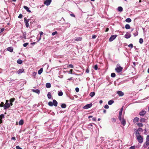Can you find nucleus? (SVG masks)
<instances>
[{"mask_svg": "<svg viewBox=\"0 0 149 149\" xmlns=\"http://www.w3.org/2000/svg\"><path fill=\"white\" fill-rule=\"evenodd\" d=\"M116 66L117 67L115 69L116 72L118 73L121 72L123 69V68L120 66L119 64H118Z\"/></svg>", "mask_w": 149, "mask_h": 149, "instance_id": "nucleus-1", "label": "nucleus"}, {"mask_svg": "<svg viewBox=\"0 0 149 149\" xmlns=\"http://www.w3.org/2000/svg\"><path fill=\"white\" fill-rule=\"evenodd\" d=\"M136 137L138 141L140 143H141L143 141V137L141 136V135H136Z\"/></svg>", "mask_w": 149, "mask_h": 149, "instance_id": "nucleus-2", "label": "nucleus"}, {"mask_svg": "<svg viewBox=\"0 0 149 149\" xmlns=\"http://www.w3.org/2000/svg\"><path fill=\"white\" fill-rule=\"evenodd\" d=\"M123 107L121 109H120V111H119V114L118 118L119 120H121V116L122 115V113Z\"/></svg>", "mask_w": 149, "mask_h": 149, "instance_id": "nucleus-3", "label": "nucleus"}, {"mask_svg": "<svg viewBox=\"0 0 149 149\" xmlns=\"http://www.w3.org/2000/svg\"><path fill=\"white\" fill-rule=\"evenodd\" d=\"M24 22L25 23V25L26 27L28 28L29 26L28 22H29L30 19H26L25 18H24Z\"/></svg>", "mask_w": 149, "mask_h": 149, "instance_id": "nucleus-4", "label": "nucleus"}, {"mask_svg": "<svg viewBox=\"0 0 149 149\" xmlns=\"http://www.w3.org/2000/svg\"><path fill=\"white\" fill-rule=\"evenodd\" d=\"M117 37V35H112L111 36V37L109 39V40L110 42H111L115 39L116 37Z\"/></svg>", "mask_w": 149, "mask_h": 149, "instance_id": "nucleus-5", "label": "nucleus"}, {"mask_svg": "<svg viewBox=\"0 0 149 149\" xmlns=\"http://www.w3.org/2000/svg\"><path fill=\"white\" fill-rule=\"evenodd\" d=\"M149 145V141H146L145 143L143 144V147L144 148H146L147 146Z\"/></svg>", "mask_w": 149, "mask_h": 149, "instance_id": "nucleus-6", "label": "nucleus"}, {"mask_svg": "<svg viewBox=\"0 0 149 149\" xmlns=\"http://www.w3.org/2000/svg\"><path fill=\"white\" fill-rule=\"evenodd\" d=\"M92 105L91 104H88L84 106V107L83 108L84 109H88L91 107H92Z\"/></svg>", "mask_w": 149, "mask_h": 149, "instance_id": "nucleus-7", "label": "nucleus"}, {"mask_svg": "<svg viewBox=\"0 0 149 149\" xmlns=\"http://www.w3.org/2000/svg\"><path fill=\"white\" fill-rule=\"evenodd\" d=\"M146 111L142 110L140 112L139 114L141 116H143L146 114Z\"/></svg>", "mask_w": 149, "mask_h": 149, "instance_id": "nucleus-8", "label": "nucleus"}, {"mask_svg": "<svg viewBox=\"0 0 149 149\" xmlns=\"http://www.w3.org/2000/svg\"><path fill=\"white\" fill-rule=\"evenodd\" d=\"M121 121V123L123 126H125L126 124L125 120L123 118H121V120H120Z\"/></svg>", "mask_w": 149, "mask_h": 149, "instance_id": "nucleus-9", "label": "nucleus"}, {"mask_svg": "<svg viewBox=\"0 0 149 149\" xmlns=\"http://www.w3.org/2000/svg\"><path fill=\"white\" fill-rule=\"evenodd\" d=\"M10 107V105L9 103H6L5 105L4 106V109H6Z\"/></svg>", "mask_w": 149, "mask_h": 149, "instance_id": "nucleus-10", "label": "nucleus"}, {"mask_svg": "<svg viewBox=\"0 0 149 149\" xmlns=\"http://www.w3.org/2000/svg\"><path fill=\"white\" fill-rule=\"evenodd\" d=\"M131 36V35L128 33V32H127L126 34L124 36V37L127 39H128L130 38Z\"/></svg>", "mask_w": 149, "mask_h": 149, "instance_id": "nucleus-11", "label": "nucleus"}, {"mask_svg": "<svg viewBox=\"0 0 149 149\" xmlns=\"http://www.w3.org/2000/svg\"><path fill=\"white\" fill-rule=\"evenodd\" d=\"M51 1H45L44 2V3L47 6H48L50 4Z\"/></svg>", "mask_w": 149, "mask_h": 149, "instance_id": "nucleus-12", "label": "nucleus"}, {"mask_svg": "<svg viewBox=\"0 0 149 149\" xmlns=\"http://www.w3.org/2000/svg\"><path fill=\"white\" fill-rule=\"evenodd\" d=\"M117 93L120 96H122L124 95V93L121 91H118Z\"/></svg>", "mask_w": 149, "mask_h": 149, "instance_id": "nucleus-13", "label": "nucleus"}, {"mask_svg": "<svg viewBox=\"0 0 149 149\" xmlns=\"http://www.w3.org/2000/svg\"><path fill=\"white\" fill-rule=\"evenodd\" d=\"M7 49L8 51L11 52H12L13 51V48L12 47H9L7 48Z\"/></svg>", "mask_w": 149, "mask_h": 149, "instance_id": "nucleus-14", "label": "nucleus"}, {"mask_svg": "<svg viewBox=\"0 0 149 149\" xmlns=\"http://www.w3.org/2000/svg\"><path fill=\"white\" fill-rule=\"evenodd\" d=\"M52 103L53 105L55 107H56L57 106L58 102L56 100H53Z\"/></svg>", "mask_w": 149, "mask_h": 149, "instance_id": "nucleus-15", "label": "nucleus"}, {"mask_svg": "<svg viewBox=\"0 0 149 149\" xmlns=\"http://www.w3.org/2000/svg\"><path fill=\"white\" fill-rule=\"evenodd\" d=\"M139 118L137 117H135L133 119V122L134 123H136V122L139 121Z\"/></svg>", "mask_w": 149, "mask_h": 149, "instance_id": "nucleus-16", "label": "nucleus"}, {"mask_svg": "<svg viewBox=\"0 0 149 149\" xmlns=\"http://www.w3.org/2000/svg\"><path fill=\"white\" fill-rule=\"evenodd\" d=\"M24 8L25 9H26V10L27 11H28V12H29V13H31V11L30 10H29V8L28 7H27V6H24Z\"/></svg>", "mask_w": 149, "mask_h": 149, "instance_id": "nucleus-17", "label": "nucleus"}, {"mask_svg": "<svg viewBox=\"0 0 149 149\" xmlns=\"http://www.w3.org/2000/svg\"><path fill=\"white\" fill-rule=\"evenodd\" d=\"M32 91L33 92L36 93L38 94L40 93V91L38 89H32Z\"/></svg>", "mask_w": 149, "mask_h": 149, "instance_id": "nucleus-18", "label": "nucleus"}, {"mask_svg": "<svg viewBox=\"0 0 149 149\" xmlns=\"http://www.w3.org/2000/svg\"><path fill=\"white\" fill-rule=\"evenodd\" d=\"M24 71V70L23 68L21 69L18 71L17 73L18 74H20L22 73Z\"/></svg>", "mask_w": 149, "mask_h": 149, "instance_id": "nucleus-19", "label": "nucleus"}, {"mask_svg": "<svg viewBox=\"0 0 149 149\" xmlns=\"http://www.w3.org/2000/svg\"><path fill=\"white\" fill-rule=\"evenodd\" d=\"M82 40V38L81 37H77L74 39L75 41H81Z\"/></svg>", "mask_w": 149, "mask_h": 149, "instance_id": "nucleus-20", "label": "nucleus"}, {"mask_svg": "<svg viewBox=\"0 0 149 149\" xmlns=\"http://www.w3.org/2000/svg\"><path fill=\"white\" fill-rule=\"evenodd\" d=\"M46 87L47 88H50L51 87V85L50 83H47L46 84Z\"/></svg>", "mask_w": 149, "mask_h": 149, "instance_id": "nucleus-21", "label": "nucleus"}, {"mask_svg": "<svg viewBox=\"0 0 149 149\" xmlns=\"http://www.w3.org/2000/svg\"><path fill=\"white\" fill-rule=\"evenodd\" d=\"M24 124V121L22 120H20L19 122V125H22Z\"/></svg>", "mask_w": 149, "mask_h": 149, "instance_id": "nucleus-22", "label": "nucleus"}, {"mask_svg": "<svg viewBox=\"0 0 149 149\" xmlns=\"http://www.w3.org/2000/svg\"><path fill=\"white\" fill-rule=\"evenodd\" d=\"M95 93L94 92H91L90 93V96L91 97H93L95 95Z\"/></svg>", "mask_w": 149, "mask_h": 149, "instance_id": "nucleus-23", "label": "nucleus"}, {"mask_svg": "<svg viewBox=\"0 0 149 149\" xmlns=\"http://www.w3.org/2000/svg\"><path fill=\"white\" fill-rule=\"evenodd\" d=\"M42 71H43V68H40L38 71V74H41L42 72Z\"/></svg>", "mask_w": 149, "mask_h": 149, "instance_id": "nucleus-24", "label": "nucleus"}, {"mask_svg": "<svg viewBox=\"0 0 149 149\" xmlns=\"http://www.w3.org/2000/svg\"><path fill=\"white\" fill-rule=\"evenodd\" d=\"M113 102L114 101L113 100H110L108 101V103L109 105H111L112 104Z\"/></svg>", "mask_w": 149, "mask_h": 149, "instance_id": "nucleus-25", "label": "nucleus"}, {"mask_svg": "<svg viewBox=\"0 0 149 149\" xmlns=\"http://www.w3.org/2000/svg\"><path fill=\"white\" fill-rule=\"evenodd\" d=\"M125 27L126 29H130V26L129 24H126L125 25Z\"/></svg>", "mask_w": 149, "mask_h": 149, "instance_id": "nucleus-26", "label": "nucleus"}, {"mask_svg": "<svg viewBox=\"0 0 149 149\" xmlns=\"http://www.w3.org/2000/svg\"><path fill=\"white\" fill-rule=\"evenodd\" d=\"M145 119L143 118H141L140 119V121L142 123L145 122Z\"/></svg>", "mask_w": 149, "mask_h": 149, "instance_id": "nucleus-27", "label": "nucleus"}, {"mask_svg": "<svg viewBox=\"0 0 149 149\" xmlns=\"http://www.w3.org/2000/svg\"><path fill=\"white\" fill-rule=\"evenodd\" d=\"M17 63L19 64H21L22 63V61L20 59H18L17 61Z\"/></svg>", "mask_w": 149, "mask_h": 149, "instance_id": "nucleus-28", "label": "nucleus"}, {"mask_svg": "<svg viewBox=\"0 0 149 149\" xmlns=\"http://www.w3.org/2000/svg\"><path fill=\"white\" fill-rule=\"evenodd\" d=\"M138 126L140 127H142L143 126V125L141 123H138L137 124Z\"/></svg>", "mask_w": 149, "mask_h": 149, "instance_id": "nucleus-29", "label": "nucleus"}, {"mask_svg": "<svg viewBox=\"0 0 149 149\" xmlns=\"http://www.w3.org/2000/svg\"><path fill=\"white\" fill-rule=\"evenodd\" d=\"M125 21L127 22H130L132 20L130 18H128L126 19Z\"/></svg>", "mask_w": 149, "mask_h": 149, "instance_id": "nucleus-30", "label": "nucleus"}, {"mask_svg": "<svg viewBox=\"0 0 149 149\" xmlns=\"http://www.w3.org/2000/svg\"><path fill=\"white\" fill-rule=\"evenodd\" d=\"M118 11L121 12L123 11V8L119 6L118 8Z\"/></svg>", "mask_w": 149, "mask_h": 149, "instance_id": "nucleus-31", "label": "nucleus"}, {"mask_svg": "<svg viewBox=\"0 0 149 149\" xmlns=\"http://www.w3.org/2000/svg\"><path fill=\"white\" fill-rule=\"evenodd\" d=\"M61 107L63 108H65L66 107V105L65 104H62L61 105Z\"/></svg>", "mask_w": 149, "mask_h": 149, "instance_id": "nucleus-32", "label": "nucleus"}, {"mask_svg": "<svg viewBox=\"0 0 149 149\" xmlns=\"http://www.w3.org/2000/svg\"><path fill=\"white\" fill-rule=\"evenodd\" d=\"M52 96L51 95V93L50 92H48L47 94V97L49 99H50L51 98Z\"/></svg>", "mask_w": 149, "mask_h": 149, "instance_id": "nucleus-33", "label": "nucleus"}, {"mask_svg": "<svg viewBox=\"0 0 149 149\" xmlns=\"http://www.w3.org/2000/svg\"><path fill=\"white\" fill-rule=\"evenodd\" d=\"M58 95L59 96H61L63 95V93L62 91L58 92Z\"/></svg>", "mask_w": 149, "mask_h": 149, "instance_id": "nucleus-34", "label": "nucleus"}, {"mask_svg": "<svg viewBox=\"0 0 149 149\" xmlns=\"http://www.w3.org/2000/svg\"><path fill=\"white\" fill-rule=\"evenodd\" d=\"M48 105L49 106H53V103L52 102H49L48 103Z\"/></svg>", "mask_w": 149, "mask_h": 149, "instance_id": "nucleus-35", "label": "nucleus"}, {"mask_svg": "<svg viewBox=\"0 0 149 149\" xmlns=\"http://www.w3.org/2000/svg\"><path fill=\"white\" fill-rule=\"evenodd\" d=\"M116 76V74L114 73H112L111 74V76L112 77H114Z\"/></svg>", "mask_w": 149, "mask_h": 149, "instance_id": "nucleus-36", "label": "nucleus"}, {"mask_svg": "<svg viewBox=\"0 0 149 149\" xmlns=\"http://www.w3.org/2000/svg\"><path fill=\"white\" fill-rule=\"evenodd\" d=\"M143 42V39L142 38H141L139 40V42L140 43L142 44Z\"/></svg>", "mask_w": 149, "mask_h": 149, "instance_id": "nucleus-37", "label": "nucleus"}, {"mask_svg": "<svg viewBox=\"0 0 149 149\" xmlns=\"http://www.w3.org/2000/svg\"><path fill=\"white\" fill-rule=\"evenodd\" d=\"M68 67H70L72 68H74V66L72 64H69L68 65Z\"/></svg>", "mask_w": 149, "mask_h": 149, "instance_id": "nucleus-38", "label": "nucleus"}, {"mask_svg": "<svg viewBox=\"0 0 149 149\" xmlns=\"http://www.w3.org/2000/svg\"><path fill=\"white\" fill-rule=\"evenodd\" d=\"M4 103L3 102H1V104H0V107H4Z\"/></svg>", "mask_w": 149, "mask_h": 149, "instance_id": "nucleus-39", "label": "nucleus"}, {"mask_svg": "<svg viewBox=\"0 0 149 149\" xmlns=\"http://www.w3.org/2000/svg\"><path fill=\"white\" fill-rule=\"evenodd\" d=\"M15 100V98H11L10 100V102H13Z\"/></svg>", "mask_w": 149, "mask_h": 149, "instance_id": "nucleus-40", "label": "nucleus"}, {"mask_svg": "<svg viewBox=\"0 0 149 149\" xmlns=\"http://www.w3.org/2000/svg\"><path fill=\"white\" fill-rule=\"evenodd\" d=\"M111 121L113 123H115L116 121V118H111Z\"/></svg>", "mask_w": 149, "mask_h": 149, "instance_id": "nucleus-41", "label": "nucleus"}, {"mask_svg": "<svg viewBox=\"0 0 149 149\" xmlns=\"http://www.w3.org/2000/svg\"><path fill=\"white\" fill-rule=\"evenodd\" d=\"M133 35L134 36H137L138 35V32L137 31H136V32L133 33Z\"/></svg>", "mask_w": 149, "mask_h": 149, "instance_id": "nucleus-42", "label": "nucleus"}, {"mask_svg": "<svg viewBox=\"0 0 149 149\" xmlns=\"http://www.w3.org/2000/svg\"><path fill=\"white\" fill-rule=\"evenodd\" d=\"M23 17V15L21 14H20L19 15L18 17L19 18L21 19Z\"/></svg>", "mask_w": 149, "mask_h": 149, "instance_id": "nucleus-43", "label": "nucleus"}, {"mask_svg": "<svg viewBox=\"0 0 149 149\" xmlns=\"http://www.w3.org/2000/svg\"><path fill=\"white\" fill-rule=\"evenodd\" d=\"M57 31H55L54 32H53L52 33V35L53 36H54V35L57 34Z\"/></svg>", "mask_w": 149, "mask_h": 149, "instance_id": "nucleus-44", "label": "nucleus"}, {"mask_svg": "<svg viewBox=\"0 0 149 149\" xmlns=\"http://www.w3.org/2000/svg\"><path fill=\"white\" fill-rule=\"evenodd\" d=\"M4 116L3 114H2L0 115V119H2L4 117Z\"/></svg>", "mask_w": 149, "mask_h": 149, "instance_id": "nucleus-45", "label": "nucleus"}, {"mask_svg": "<svg viewBox=\"0 0 149 149\" xmlns=\"http://www.w3.org/2000/svg\"><path fill=\"white\" fill-rule=\"evenodd\" d=\"M72 71L73 70L72 69H70V71L68 72V73L69 74H72Z\"/></svg>", "mask_w": 149, "mask_h": 149, "instance_id": "nucleus-46", "label": "nucleus"}, {"mask_svg": "<svg viewBox=\"0 0 149 149\" xmlns=\"http://www.w3.org/2000/svg\"><path fill=\"white\" fill-rule=\"evenodd\" d=\"M29 44L28 43H26L23 44L24 47H26Z\"/></svg>", "mask_w": 149, "mask_h": 149, "instance_id": "nucleus-47", "label": "nucleus"}, {"mask_svg": "<svg viewBox=\"0 0 149 149\" xmlns=\"http://www.w3.org/2000/svg\"><path fill=\"white\" fill-rule=\"evenodd\" d=\"M94 68L95 69V70H97L98 66H97V65H95Z\"/></svg>", "mask_w": 149, "mask_h": 149, "instance_id": "nucleus-48", "label": "nucleus"}, {"mask_svg": "<svg viewBox=\"0 0 149 149\" xmlns=\"http://www.w3.org/2000/svg\"><path fill=\"white\" fill-rule=\"evenodd\" d=\"M137 130H138L139 131H141V132H142L143 131V130L141 128H139Z\"/></svg>", "mask_w": 149, "mask_h": 149, "instance_id": "nucleus-49", "label": "nucleus"}, {"mask_svg": "<svg viewBox=\"0 0 149 149\" xmlns=\"http://www.w3.org/2000/svg\"><path fill=\"white\" fill-rule=\"evenodd\" d=\"M128 47H130L131 48H132L133 47V45L132 44H130L128 45Z\"/></svg>", "mask_w": 149, "mask_h": 149, "instance_id": "nucleus-50", "label": "nucleus"}, {"mask_svg": "<svg viewBox=\"0 0 149 149\" xmlns=\"http://www.w3.org/2000/svg\"><path fill=\"white\" fill-rule=\"evenodd\" d=\"M136 135H140V133L139 132L138 130H137L136 131Z\"/></svg>", "mask_w": 149, "mask_h": 149, "instance_id": "nucleus-51", "label": "nucleus"}, {"mask_svg": "<svg viewBox=\"0 0 149 149\" xmlns=\"http://www.w3.org/2000/svg\"><path fill=\"white\" fill-rule=\"evenodd\" d=\"M129 149H135V147L134 146H132Z\"/></svg>", "mask_w": 149, "mask_h": 149, "instance_id": "nucleus-52", "label": "nucleus"}, {"mask_svg": "<svg viewBox=\"0 0 149 149\" xmlns=\"http://www.w3.org/2000/svg\"><path fill=\"white\" fill-rule=\"evenodd\" d=\"M104 107L105 109H108L109 108V106L107 104H106L105 105Z\"/></svg>", "mask_w": 149, "mask_h": 149, "instance_id": "nucleus-53", "label": "nucleus"}, {"mask_svg": "<svg viewBox=\"0 0 149 149\" xmlns=\"http://www.w3.org/2000/svg\"><path fill=\"white\" fill-rule=\"evenodd\" d=\"M16 149H22V148L19 146H17L16 147Z\"/></svg>", "mask_w": 149, "mask_h": 149, "instance_id": "nucleus-54", "label": "nucleus"}, {"mask_svg": "<svg viewBox=\"0 0 149 149\" xmlns=\"http://www.w3.org/2000/svg\"><path fill=\"white\" fill-rule=\"evenodd\" d=\"M146 140L148 141H149V135H148L147 136Z\"/></svg>", "mask_w": 149, "mask_h": 149, "instance_id": "nucleus-55", "label": "nucleus"}, {"mask_svg": "<svg viewBox=\"0 0 149 149\" xmlns=\"http://www.w3.org/2000/svg\"><path fill=\"white\" fill-rule=\"evenodd\" d=\"M75 91L76 92H78L79 91V89L78 88H75Z\"/></svg>", "mask_w": 149, "mask_h": 149, "instance_id": "nucleus-56", "label": "nucleus"}, {"mask_svg": "<svg viewBox=\"0 0 149 149\" xmlns=\"http://www.w3.org/2000/svg\"><path fill=\"white\" fill-rule=\"evenodd\" d=\"M89 72V70L88 68H87L86 70V72L87 73H88Z\"/></svg>", "mask_w": 149, "mask_h": 149, "instance_id": "nucleus-57", "label": "nucleus"}, {"mask_svg": "<svg viewBox=\"0 0 149 149\" xmlns=\"http://www.w3.org/2000/svg\"><path fill=\"white\" fill-rule=\"evenodd\" d=\"M96 37V36L95 35H94L92 36V38L93 39H95Z\"/></svg>", "mask_w": 149, "mask_h": 149, "instance_id": "nucleus-58", "label": "nucleus"}, {"mask_svg": "<svg viewBox=\"0 0 149 149\" xmlns=\"http://www.w3.org/2000/svg\"><path fill=\"white\" fill-rule=\"evenodd\" d=\"M70 15L71 16H72L73 17H75V15L74 14H70Z\"/></svg>", "mask_w": 149, "mask_h": 149, "instance_id": "nucleus-59", "label": "nucleus"}, {"mask_svg": "<svg viewBox=\"0 0 149 149\" xmlns=\"http://www.w3.org/2000/svg\"><path fill=\"white\" fill-rule=\"evenodd\" d=\"M40 36H41L43 34V33L42 31H40Z\"/></svg>", "mask_w": 149, "mask_h": 149, "instance_id": "nucleus-60", "label": "nucleus"}, {"mask_svg": "<svg viewBox=\"0 0 149 149\" xmlns=\"http://www.w3.org/2000/svg\"><path fill=\"white\" fill-rule=\"evenodd\" d=\"M73 77H71L70 78L68 79H67V80H73Z\"/></svg>", "mask_w": 149, "mask_h": 149, "instance_id": "nucleus-61", "label": "nucleus"}, {"mask_svg": "<svg viewBox=\"0 0 149 149\" xmlns=\"http://www.w3.org/2000/svg\"><path fill=\"white\" fill-rule=\"evenodd\" d=\"M92 120L94 121H96V118L94 117L92 118Z\"/></svg>", "mask_w": 149, "mask_h": 149, "instance_id": "nucleus-62", "label": "nucleus"}, {"mask_svg": "<svg viewBox=\"0 0 149 149\" xmlns=\"http://www.w3.org/2000/svg\"><path fill=\"white\" fill-rule=\"evenodd\" d=\"M11 139H12V140H16V139H15V137H12L11 138Z\"/></svg>", "mask_w": 149, "mask_h": 149, "instance_id": "nucleus-63", "label": "nucleus"}, {"mask_svg": "<svg viewBox=\"0 0 149 149\" xmlns=\"http://www.w3.org/2000/svg\"><path fill=\"white\" fill-rule=\"evenodd\" d=\"M4 30V28H2L1 29V32H3Z\"/></svg>", "mask_w": 149, "mask_h": 149, "instance_id": "nucleus-64", "label": "nucleus"}]
</instances>
